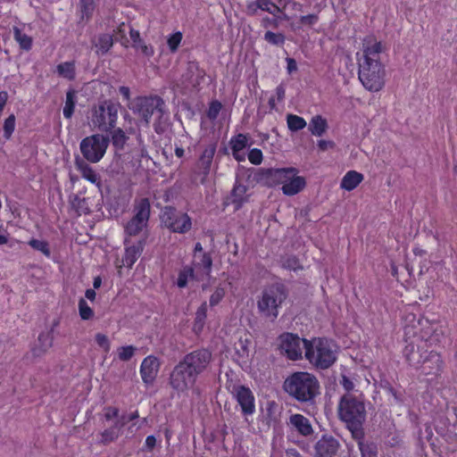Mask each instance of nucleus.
I'll return each instance as SVG.
<instances>
[{
	"mask_svg": "<svg viewBox=\"0 0 457 457\" xmlns=\"http://www.w3.org/2000/svg\"><path fill=\"white\" fill-rule=\"evenodd\" d=\"M129 35H130V38L133 42L134 47H139V46H137V45L141 44V42H142V40L140 38L139 32L137 30L130 29Z\"/></svg>",
	"mask_w": 457,
	"mask_h": 457,
	"instance_id": "54",
	"label": "nucleus"
},
{
	"mask_svg": "<svg viewBox=\"0 0 457 457\" xmlns=\"http://www.w3.org/2000/svg\"><path fill=\"white\" fill-rule=\"evenodd\" d=\"M162 222L166 228L175 233L184 234L192 227L190 217L172 207H165L161 215Z\"/></svg>",
	"mask_w": 457,
	"mask_h": 457,
	"instance_id": "10",
	"label": "nucleus"
},
{
	"mask_svg": "<svg viewBox=\"0 0 457 457\" xmlns=\"http://www.w3.org/2000/svg\"><path fill=\"white\" fill-rule=\"evenodd\" d=\"M206 317H207V303L205 302H204L195 312L194 330L196 333H200L203 330Z\"/></svg>",
	"mask_w": 457,
	"mask_h": 457,
	"instance_id": "29",
	"label": "nucleus"
},
{
	"mask_svg": "<svg viewBox=\"0 0 457 457\" xmlns=\"http://www.w3.org/2000/svg\"><path fill=\"white\" fill-rule=\"evenodd\" d=\"M226 294L225 287L218 286L210 296V306L214 307L220 303Z\"/></svg>",
	"mask_w": 457,
	"mask_h": 457,
	"instance_id": "39",
	"label": "nucleus"
},
{
	"mask_svg": "<svg viewBox=\"0 0 457 457\" xmlns=\"http://www.w3.org/2000/svg\"><path fill=\"white\" fill-rule=\"evenodd\" d=\"M119 91L120 95L124 97V99L129 100L130 90L128 87H120Z\"/></svg>",
	"mask_w": 457,
	"mask_h": 457,
	"instance_id": "62",
	"label": "nucleus"
},
{
	"mask_svg": "<svg viewBox=\"0 0 457 457\" xmlns=\"http://www.w3.org/2000/svg\"><path fill=\"white\" fill-rule=\"evenodd\" d=\"M338 412L340 419L346 423L351 430H357L366 417L363 395L361 394L355 396L346 394L342 396Z\"/></svg>",
	"mask_w": 457,
	"mask_h": 457,
	"instance_id": "4",
	"label": "nucleus"
},
{
	"mask_svg": "<svg viewBox=\"0 0 457 457\" xmlns=\"http://www.w3.org/2000/svg\"><path fill=\"white\" fill-rule=\"evenodd\" d=\"M212 358V354L208 350L202 349L194 351L187 354L179 362L186 369H188L197 377L205 370Z\"/></svg>",
	"mask_w": 457,
	"mask_h": 457,
	"instance_id": "14",
	"label": "nucleus"
},
{
	"mask_svg": "<svg viewBox=\"0 0 457 457\" xmlns=\"http://www.w3.org/2000/svg\"><path fill=\"white\" fill-rule=\"evenodd\" d=\"M382 51V43L375 37L368 36L362 40L361 52L357 53L359 79L370 92H378L385 85L386 70L380 62Z\"/></svg>",
	"mask_w": 457,
	"mask_h": 457,
	"instance_id": "1",
	"label": "nucleus"
},
{
	"mask_svg": "<svg viewBox=\"0 0 457 457\" xmlns=\"http://www.w3.org/2000/svg\"><path fill=\"white\" fill-rule=\"evenodd\" d=\"M120 104L112 100H104L92 108L90 125L94 129L107 132L117 123Z\"/></svg>",
	"mask_w": 457,
	"mask_h": 457,
	"instance_id": "6",
	"label": "nucleus"
},
{
	"mask_svg": "<svg viewBox=\"0 0 457 457\" xmlns=\"http://www.w3.org/2000/svg\"><path fill=\"white\" fill-rule=\"evenodd\" d=\"M338 449V443L332 437L323 436L316 445V457H333Z\"/></svg>",
	"mask_w": 457,
	"mask_h": 457,
	"instance_id": "19",
	"label": "nucleus"
},
{
	"mask_svg": "<svg viewBox=\"0 0 457 457\" xmlns=\"http://www.w3.org/2000/svg\"><path fill=\"white\" fill-rule=\"evenodd\" d=\"M149 215L150 204L147 199H141L136 206L135 216L126 226V232L130 236L138 234L146 226Z\"/></svg>",
	"mask_w": 457,
	"mask_h": 457,
	"instance_id": "13",
	"label": "nucleus"
},
{
	"mask_svg": "<svg viewBox=\"0 0 457 457\" xmlns=\"http://www.w3.org/2000/svg\"><path fill=\"white\" fill-rule=\"evenodd\" d=\"M287 123L289 130L298 131L304 129L307 125L305 120L295 114H287Z\"/></svg>",
	"mask_w": 457,
	"mask_h": 457,
	"instance_id": "33",
	"label": "nucleus"
},
{
	"mask_svg": "<svg viewBox=\"0 0 457 457\" xmlns=\"http://www.w3.org/2000/svg\"><path fill=\"white\" fill-rule=\"evenodd\" d=\"M287 457H301V455L296 450L289 449L287 451Z\"/></svg>",
	"mask_w": 457,
	"mask_h": 457,
	"instance_id": "64",
	"label": "nucleus"
},
{
	"mask_svg": "<svg viewBox=\"0 0 457 457\" xmlns=\"http://www.w3.org/2000/svg\"><path fill=\"white\" fill-rule=\"evenodd\" d=\"M287 64L288 73H292L297 70L296 62L293 58H287Z\"/></svg>",
	"mask_w": 457,
	"mask_h": 457,
	"instance_id": "60",
	"label": "nucleus"
},
{
	"mask_svg": "<svg viewBox=\"0 0 457 457\" xmlns=\"http://www.w3.org/2000/svg\"><path fill=\"white\" fill-rule=\"evenodd\" d=\"M85 296L89 301L93 302L96 299V293L95 289H87L85 293Z\"/></svg>",
	"mask_w": 457,
	"mask_h": 457,
	"instance_id": "63",
	"label": "nucleus"
},
{
	"mask_svg": "<svg viewBox=\"0 0 457 457\" xmlns=\"http://www.w3.org/2000/svg\"><path fill=\"white\" fill-rule=\"evenodd\" d=\"M75 104H76V91L73 89H70L66 93V100H65V104L63 107V116L66 119L71 118V116L74 112Z\"/></svg>",
	"mask_w": 457,
	"mask_h": 457,
	"instance_id": "31",
	"label": "nucleus"
},
{
	"mask_svg": "<svg viewBox=\"0 0 457 457\" xmlns=\"http://www.w3.org/2000/svg\"><path fill=\"white\" fill-rule=\"evenodd\" d=\"M162 105L163 101L158 96H138L129 104V108L147 125L152 118L162 117Z\"/></svg>",
	"mask_w": 457,
	"mask_h": 457,
	"instance_id": "8",
	"label": "nucleus"
},
{
	"mask_svg": "<svg viewBox=\"0 0 457 457\" xmlns=\"http://www.w3.org/2000/svg\"><path fill=\"white\" fill-rule=\"evenodd\" d=\"M411 364L417 368H420L422 372L429 374L433 371L439 370L442 360L439 354L435 352L426 353L425 356L418 353H412L411 358L407 356Z\"/></svg>",
	"mask_w": 457,
	"mask_h": 457,
	"instance_id": "16",
	"label": "nucleus"
},
{
	"mask_svg": "<svg viewBox=\"0 0 457 457\" xmlns=\"http://www.w3.org/2000/svg\"><path fill=\"white\" fill-rule=\"evenodd\" d=\"M318 146L321 151H326L328 149L333 148L335 144L330 140H320L318 141Z\"/></svg>",
	"mask_w": 457,
	"mask_h": 457,
	"instance_id": "56",
	"label": "nucleus"
},
{
	"mask_svg": "<svg viewBox=\"0 0 457 457\" xmlns=\"http://www.w3.org/2000/svg\"><path fill=\"white\" fill-rule=\"evenodd\" d=\"M109 145V138L101 134H95L83 138L79 148L83 157L89 162L96 163L104 156Z\"/></svg>",
	"mask_w": 457,
	"mask_h": 457,
	"instance_id": "9",
	"label": "nucleus"
},
{
	"mask_svg": "<svg viewBox=\"0 0 457 457\" xmlns=\"http://www.w3.org/2000/svg\"><path fill=\"white\" fill-rule=\"evenodd\" d=\"M286 298L287 294L282 286L273 285L265 288L257 299L259 313L265 319L274 321Z\"/></svg>",
	"mask_w": 457,
	"mask_h": 457,
	"instance_id": "5",
	"label": "nucleus"
},
{
	"mask_svg": "<svg viewBox=\"0 0 457 457\" xmlns=\"http://www.w3.org/2000/svg\"><path fill=\"white\" fill-rule=\"evenodd\" d=\"M125 245V254L122 258L121 264L118 265L119 269L122 266L131 268L142 253L145 244L144 241L140 240L137 244L129 245V242L126 240Z\"/></svg>",
	"mask_w": 457,
	"mask_h": 457,
	"instance_id": "18",
	"label": "nucleus"
},
{
	"mask_svg": "<svg viewBox=\"0 0 457 457\" xmlns=\"http://www.w3.org/2000/svg\"><path fill=\"white\" fill-rule=\"evenodd\" d=\"M319 21V17L317 14H308L302 16L300 18V22L303 26L312 27L315 25Z\"/></svg>",
	"mask_w": 457,
	"mask_h": 457,
	"instance_id": "50",
	"label": "nucleus"
},
{
	"mask_svg": "<svg viewBox=\"0 0 457 457\" xmlns=\"http://www.w3.org/2000/svg\"><path fill=\"white\" fill-rule=\"evenodd\" d=\"M260 10L268 12L276 15L279 12V8L270 0H258Z\"/></svg>",
	"mask_w": 457,
	"mask_h": 457,
	"instance_id": "44",
	"label": "nucleus"
},
{
	"mask_svg": "<svg viewBox=\"0 0 457 457\" xmlns=\"http://www.w3.org/2000/svg\"><path fill=\"white\" fill-rule=\"evenodd\" d=\"M247 187L237 182L232 190L230 199L231 203L235 205V209L238 210L244 203L247 201Z\"/></svg>",
	"mask_w": 457,
	"mask_h": 457,
	"instance_id": "24",
	"label": "nucleus"
},
{
	"mask_svg": "<svg viewBox=\"0 0 457 457\" xmlns=\"http://www.w3.org/2000/svg\"><path fill=\"white\" fill-rule=\"evenodd\" d=\"M229 145L234 158L237 162H244L245 160V149L248 145V137L244 134H238L230 139Z\"/></svg>",
	"mask_w": 457,
	"mask_h": 457,
	"instance_id": "20",
	"label": "nucleus"
},
{
	"mask_svg": "<svg viewBox=\"0 0 457 457\" xmlns=\"http://www.w3.org/2000/svg\"><path fill=\"white\" fill-rule=\"evenodd\" d=\"M340 384L343 386V387L347 391L350 392L354 388V383L352 379H350L346 375H342V378L340 381Z\"/></svg>",
	"mask_w": 457,
	"mask_h": 457,
	"instance_id": "51",
	"label": "nucleus"
},
{
	"mask_svg": "<svg viewBox=\"0 0 457 457\" xmlns=\"http://www.w3.org/2000/svg\"><path fill=\"white\" fill-rule=\"evenodd\" d=\"M338 351L339 348L333 340L314 337L308 341L304 357L316 369L326 370L335 363Z\"/></svg>",
	"mask_w": 457,
	"mask_h": 457,
	"instance_id": "2",
	"label": "nucleus"
},
{
	"mask_svg": "<svg viewBox=\"0 0 457 457\" xmlns=\"http://www.w3.org/2000/svg\"><path fill=\"white\" fill-rule=\"evenodd\" d=\"M259 5H260V4H259L258 0H247V2H246L247 12L251 14H254L258 10H260Z\"/></svg>",
	"mask_w": 457,
	"mask_h": 457,
	"instance_id": "53",
	"label": "nucleus"
},
{
	"mask_svg": "<svg viewBox=\"0 0 457 457\" xmlns=\"http://www.w3.org/2000/svg\"><path fill=\"white\" fill-rule=\"evenodd\" d=\"M262 158H263L262 153L258 148L251 149L249 154H248V160H249V162L251 163L254 164V165L261 164L262 162Z\"/></svg>",
	"mask_w": 457,
	"mask_h": 457,
	"instance_id": "47",
	"label": "nucleus"
},
{
	"mask_svg": "<svg viewBox=\"0 0 457 457\" xmlns=\"http://www.w3.org/2000/svg\"><path fill=\"white\" fill-rule=\"evenodd\" d=\"M128 137L125 132L121 129H116L112 132V145L117 148H122L127 141Z\"/></svg>",
	"mask_w": 457,
	"mask_h": 457,
	"instance_id": "38",
	"label": "nucleus"
},
{
	"mask_svg": "<svg viewBox=\"0 0 457 457\" xmlns=\"http://www.w3.org/2000/svg\"><path fill=\"white\" fill-rule=\"evenodd\" d=\"M238 345L240 346V350L237 348V351L239 356L240 357H246V356H248L249 350H248V347L246 345V343L243 342V341H239Z\"/></svg>",
	"mask_w": 457,
	"mask_h": 457,
	"instance_id": "57",
	"label": "nucleus"
},
{
	"mask_svg": "<svg viewBox=\"0 0 457 457\" xmlns=\"http://www.w3.org/2000/svg\"><path fill=\"white\" fill-rule=\"evenodd\" d=\"M79 316L83 320H91L94 317V311L87 304L85 299L79 301Z\"/></svg>",
	"mask_w": 457,
	"mask_h": 457,
	"instance_id": "37",
	"label": "nucleus"
},
{
	"mask_svg": "<svg viewBox=\"0 0 457 457\" xmlns=\"http://www.w3.org/2000/svg\"><path fill=\"white\" fill-rule=\"evenodd\" d=\"M308 341L292 333H284L278 338L280 351L293 361L302 359L303 353L306 352Z\"/></svg>",
	"mask_w": 457,
	"mask_h": 457,
	"instance_id": "11",
	"label": "nucleus"
},
{
	"mask_svg": "<svg viewBox=\"0 0 457 457\" xmlns=\"http://www.w3.org/2000/svg\"><path fill=\"white\" fill-rule=\"evenodd\" d=\"M112 37L109 34L100 35L96 43L97 53L105 54L112 46Z\"/></svg>",
	"mask_w": 457,
	"mask_h": 457,
	"instance_id": "34",
	"label": "nucleus"
},
{
	"mask_svg": "<svg viewBox=\"0 0 457 457\" xmlns=\"http://www.w3.org/2000/svg\"><path fill=\"white\" fill-rule=\"evenodd\" d=\"M135 350V347L132 345L120 347L118 349L119 359L121 361L129 360L134 355Z\"/></svg>",
	"mask_w": 457,
	"mask_h": 457,
	"instance_id": "46",
	"label": "nucleus"
},
{
	"mask_svg": "<svg viewBox=\"0 0 457 457\" xmlns=\"http://www.w3.org/2000/svg\"><path fill=\"white\" fill-rule=\"evenodd\" d=\"M160 368L159 360L149 355L145 357L140 366V375L144 383L147 385L153 384L154 381Z\"/></svg>",
	"mask_w": 457,
	"mask_h": 457,
	"instance_id": "17",
	"label": "nucleus"
},
{
	"mask_svg": "<svg viewBox=\"0 0 457 457\" xmlns=\"http://www.w3.org/2000/svg\"><path fill=\"white\" fill-rule=\"evenodd\" d=\"M14 39L20 45V47L23 50L29 51L32 46V38L23 33L20 29L14 28L13 29Z\"/></svg>",
	"mask_w": 457,
	"mask_h": 457,
	"instance_id": "32",
	"label": "nucleus"
},
{
	"mask_svg": "<svg viewBox=\"0 0 457 457\" xmlns=\"http://www.w3.org/2000/svg\"><path fill=\"white\" fill-rule=\"evenodd\" d=\"M328 129V122L321 115H315L309 123L310 132L316 137H321Z\"/></svg>",
	"mask_w": 457,
	"mask_h": 457,
	"instance_id": "28",
	"label": "nucleus"
},
{
	"mask_svg": "<svg viewBox=\"0 0 457 457\" xmlns=\"http://www.w3.org/2000/svg\"><path fill=\"white\" fill-rule=\"evenodd\" d=\"M270 179L277 185H281V190L285 195H295L301 192L306 180L298 175L295 168L272 169L269 171Z\"/></svg>",
	"mask_w": 457,
	"mask_h": 457,
	"instance_id": "7",
	"label": "nucleus"
},
{
	"mask_svg": "<svg viewBox=\"0 0 457 457\" xmlns=\"http://www.w3.org/2000/svg\"><path fill=\"white\" fill-rule=\"evenodd\" d=\"M183 38V35L181 32L177 31L168 37L167 44L170 50L174 53L178 50L181 41Z\"/></svg>",
	"mask_w": 457,
	"mask_h": 457,
	"instance_id": "40",
	"label": "nucleus"
},
{
	"mask_svg": "<svg viewBox=\"0 0 457 457\" xmlns=\"http://www.w3.org/2000/svg\"><path fill=\"white\" fill-rule=\"evenodd\" d=\"M289 425L302 436H307L312 433L310 420L302 414H293L289 418Z\"/></svg>",
	"mask_w": 457,
	"mask_h": 457,
	"instance_id": "21",
	"label": "nucleus"
},
{
	"mask_svg": "<svg viewBox=\"0 0 457 457\" xmlns=\"http://www.w3.org/2000/svg\"><path fill=\"white\" fill-rule=\"evenodd\" d=\"M284 266H286L287 269L296 270L300 269V265L296 259H288L287 262L284 263Z\"/></svg>",
	"mask_w": 457,
	"mask_h": 457,
	"instance_id": "58",
	"label": "nucleus"
},
{
	"mask_svg": "<svg viewBox=\"0 0 457 457\" xmlns=\"http://www.w3.org/2000/svg\"><path fill=\"white\" fill-rule=\"evenodd\" d=\"M95 340L98 347H100L104 353H108L110 351L111 344L106 335L97 333L95 337Z\"/></svg>",
	"mask_w": 457,
	"mask_h": 457,
	"instance_id": "42",
	"label": "nucleus"
},
{
	"mask_svg": "<svg viewBox=\"0 0 457 457\" xmlns=\"http://www.w3.org/2000/svg\"><path fill=\"white\" fill-rule=\"evenodd\" d=\"M139 47H136L137 49L140 50L141 53L145 56H153L154 55V48L151 46L145 45L143 41L141 44H138Z\"/></svg>",
	"mask_w": 457,
	"mask_h": 457,
	"instance_id": "52",
	"label": "nucleus"
},
{
	"mask_svg": "<svg viewBox=\"0 0 457 457\" xmlns=\"http://www.w3.org/2000/svg\"><path fill=\"white\" fill-rule=\"evenodd\" d=\"M155 444H156V439L154 436H148L145 439V446L152 450L154 446H155Z\"/></svg>",
	"mask_w": 457,
	"mask_h": 457,
	"instance_id": "61",
	"label": "nucleus"
},
{
	"mask_svg": "<svg viewBox=\"0 0 457 457\" xmlns=\"http://www.w3.org/2000/svg\"><path fill=\"white\" fill-rule=\"evenodd\" d=\"M216 151V146L214 145H208L202 153L198 162L197 168L200 170L201 173L206 176L211 169V164L212 162V159Z\"/></svg>",
	"mask_w": 457,
	"mask_h": 457,
	"instance_id": "22",
	"label": "nucleus"
},
{
	"mask_svg": "<svg viewBox=\"0 0 457 457\" xmlns=\"http://www.w3.org/2000/svg\"><path fill=\"white\" fill-rule=\"evenodd\" d=\"M118 412L119 411L117 408L108 407L105 409L104 417L106 420H110L116 418L118 416Z\"/></svg>",
	"mask_w": 457,
	"mask_h": 457,
	"instance_id": "55",
	"label": "nucleus"
},
{
	"mask_svg": "<svg viewBox=\"0 0 457 457\" xmlns=\"http://www.w3.org/2000/svg\"><path fill=\"white\" fill-rule=\"evenodd\" d=\"M231 394L245 416L253 415L255 412V398L249 387L241 385L234 386Z\"/></svg>",
	"mask_w": 457,
	"mask_h": 457,
	"instance_id": "15",
	"label": "nucleus"
},
{
	"mask_svg": "<svg viewBox=\"0 0 457 457\" xmlns=\"http://www.w3.org/2000/svg\"><path fill=\"white\" fill-rule=\"evenodd\" d=\"M15 129V116L10 115L4 123V135L5 138H10Z\"/></svg>",
	"mask_w": 457,
	"mask_h": 457,
	"instance_id": "43",
	"label": "nucleus"
},
{
	"mask_svg": "<svg viewBox=\"0 0 457 457\" xmlns=\"http://www.w3.org/2000/svg\"><path fill=\"white\" fill-rule=\"evenodd\" d=\"M53 345V337L52 334L47 332H43L38 336L37 343L33 348V353L35 355H40L46 353L48 349L52 347Z\"/></svg>",
	"mask_w": 457,
	"mask_h": 457,
	"instance_id": "27",
	"label": "nucleus"
},
{
	"mask_svg": "<svg viewBox=\"0 0 457 457\" xmlns=\"http://www.w3.org/2000/svg\"><path fill=\"white\" fill-rule=\"evenodd\" d=\"M264 39L271 45L281 46L285 42V37L281 33H274L267 31L264 35Z\"/></svg>",
	"mask_w": 457,
	"mask_h": 457,
	"instance_id": "41",
	"label": "nucleus"
},
{
	"mask_svg": "<svg viewBox=\"0 0 457 457\" xmlns=\"http://www.w3.org/2000/svg\"><path fill=\"white\" fill-rule=\"evenodd\" d=\"M221 110V104L218 101L212 102L207 111V116L211 120H215Z\"/></svg>",
	"mask_w": 457,
	"mask_h": 457,
	"instance_id": "49",
	"label": "nucleus"
},
{
	"mask_svg": "<svg viewBox=\"0 0 457 457\" xmlns=\"http://www.w3.org/2000/svg\"><path fill=\"white\" fill-rule=\"evenodd\" d=\"M287 9L301 12L303 5L295 1H288L286 4Z\"/></svg>",
	"mask_w": 457,
	"mask_h": 457,
	"instance_id": "59",
	"label": "nucleus"
},
{
	"mask_svg": "<svg viewBox=\"0 0 457 457\" xmlns=\"http://www.w3.org/2000/svg\"><path fill=\"white\" fill-rule=\"evenodd\" d=\"M102 442L104 444H107L109 442H112L115 440L119 436V428L118 425H116L115 428H112L111 429H106L102 433Z\"/></svg>",
	"mask_w": 457,
	"mask_h": 457,
	"instance_id": "45",
	"label": "nucleus"
},
{
	"mask_svg": "<svg viewBox=\"0 0 457 457\" xmlns=\"http://www.w3.org/2000/svg\"><path fill=\"white\" fill-rule=\"evenodd\" d=\"M284 390L299 402H309L319 395L320 383L313 374L297 371L286 378Z\"/></svg>",
	"mask_w": 457,
	"mask_h": 457,
	"instance_id": "3",
	"label": "nucleus"
},
{
	"mask_svg": "<svg viewBox=\"0 0 457 457\" xmlns=\"http://www.w3.org/2000/svg\"><path fill=\"white\" fill-rule=\"evenodd\" d=\"M194 277V269L190 267H184L179 272L176 285L179 288L186 287L188 281Z\"/></svg>",
	"mask_w": 457,
	"mask_h": 457,
	"instance_id": "35",
	"label": "nucleus"
},
{
	"mask_svg": "<svg viewBox=\"0 0 457 457\" xmlns=\"http://www.w3.org/2000/svg\"><path fill=\"white\" fill-rule=\"evenodd\" d=\"M212 261L208 253H201L194 255V269L201 270L204 275L209 276L212 270Z\"/></svg>",
	"mask_w": 457,
	"mask_h": 457,
	"instance_id": "25",
	"label": "nucleus"
},
{
	"mask_svg": "<svg viewBox=\"0 0 457 457\" xmlns=\"http://www.w3.org/2000/svg\"><path fill=\"white\" fill-rule=\"evenodd\" d=\"M29 245L35 250L41 252L45 256L50 257L51 251L49 248V245L46 241L38 240V239H31L29 242Z\"/></svg>",
	"mask_w": 457,
	"mask_h": 457,
	"instance_id": "36",
	"label": "nucleus"
},
{
	"mask_svg": "<svg viewBox=\"0 0 457 457\" xmlns=\"http://www.w3.org/2000/svg\"><path fill=\"white\" fill-rule=\"evenodd\" d=\"M364 177L356 170H349L341 179L340 187L345 191L355 189L363 180Z\"/></svg>",
	"mask_w": 457,
	"mask_h": 457,
	"instance_id": "23",
	"label": "nucleus"
},
{
	"mask_svg": "<svg viewBox=\"0 0 457 457\" xmlns=\"http://www.w3.org/2000/svg\"><path fill=\"white\" fill-rule=\"evenodd\" d=\"M82 17L88 18L94 10V0H80Z\"/></svg>",
	"mask_w": 457,
	"mask_h": 457,
	"instance_id": "48",
	"label": "nucleus"
},
{
	"mask_svg": "<svg viewBox=\"0 0 457 457\" xmlns=\"http://www.w3.org/2000/svg\"><path fill=\"white\" fill-rule=\"evenodd\" d=\"M196 376L191 370L179 363L170 374V385L179 393H185L193 388Z\"/></svg>",
	"mask_w": 457,
	"mask_h": 457,
	"instance_id": "12",
	"label": "nucleus"
},
{
	"mask_svg": "<svg viewBox=\"0 0 457 457\" xmlns=\"http://www.w3.org/2000/svg\"><path fill=\"white\" fill-rule=\"evenodd\" d=\"M78 169L83 179L97 186L98 187H101L100 176L87 163L84 162L78 163Z\"/></svg>",
	"mask_w": 457,
	"mask_h": 457,
	"instance_id": "26",
	"label": "nucleus"
},
{
	"mask_svg": "<svg viewBox=\"0 0 457 457\" xmlns=\"http://www.w3.org/2000/svg\"><path fill=\"white\" fill-rule=\"evenodd\" d=\"M56 71L62 78L71 80L75 78V64L72 62L60 63L56 67Z\"/></svg>",
	"mask_w": 457,
	"mask_h": 457,
	"instance_id": "30",
	"label": "nucleus"
}]
</instances>
